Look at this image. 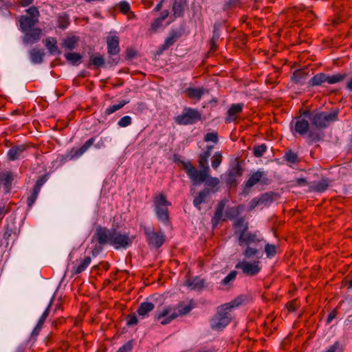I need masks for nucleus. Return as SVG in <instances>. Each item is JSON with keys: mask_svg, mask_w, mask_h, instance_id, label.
I'll return each mask as SVG.
<instances>
[{"mask_svg": "<svg viewBox=\"0 0 352 352\" xmlns=\"http://www.w3.org/2000/svg\"><path fill=\"white\" fill-rule=\"evenodd\" d=\"M234 236L237 238L239 245L245 247L243 255L246 258H254L253 261L243 260L236 263L235 267L241 270L248 276H256L261 270L259 259L262 257L260 250L256 248L264 241L259 231L249 230V222L245 217L239 218L232 223Z\"/></svg>", "mask_w": 352, "mask_h": 352, "instance_id": "1", "label": "nucleus"}, {"mask_svg": "<svg viewBox=\"0 0 352 352\" xmlns=\"http://www.w3.org/2000/svg\"><path fill=\"white\" fill-rule=\"evenodd\" d=\"M212 146H208L206 151L199 154L198 164L199 169H197L190 161H183L178 160L182 165L188 177L194 186H199L204 183L210 187L213 191H218L220 180L216 177L210 175V168L208 164V158L211 155ZM176 162L177 160H175Z\"/></svg>", "mask_w": 352, "mask_h": 352, "instance_id": "2", "label": "nucleus"}, {"mask_svg": "<svg viewBox=\"0 0 352 352\" xmlns=\"http://www.w3.org/2000/svg\"><path fill=\"white\" fill-rule=\"evenodd\" d=\"M228 202L226 199L220 200L215 208L213 217L211 219V224L213 228H215L221 221H226V219H234L236 221L243 210V205H238L237 206L228 207L226 210L225 217H223V210ZM241 217H239L241 218Z\"/></svg>", "mask_w": 352, "mask_h": 352, "instance_id": "3", "label": "nucleus"}, {"mask_svg": "<svg viewBox=\"0 0 352 352\" xmlns=\"http://www.w3.org/2000/svg\"><path fill=\"white\" fill-rule=\"evenodd\" d=\"M155 212L157 219L164 225L170 223L168 206L171 203L167 200L166 195L161 192L156 193L153 197Z\"/></svg>", "mask_w": 352, "mask_h": 352, "instance_id": "4", "label": "nucleus"}, {"mask_svg": "<svg viewBox=\"0 0 352 352\" xmlns=\"http://www.w3.org/2000/svg\"><path fill=\"white\" fill-rule=\"evenodd\" d=\"M303 115L307 116L311 124L318 129H323L327 127L330 123L338 120V111L333 112H315L305 111Z\"/></svg>", "mask_w": 352, "mask_h": 352, "instance_id": "5", "label": "nucleus"}, {"mask_svg": "<svg viewBox=\"0 0 352 352\" xmlns=\"http://www.w3.org/2000/svg\"><path fill=\"white\" fill-rule=\"evenodd\" d=\"M113 229L109 230L106 227L99 226L96 228V232L92 236V241L96 243L91 250L93 256L98 255L102 251L105 245L111 244V234Z\"/></svg>", "mask_w": 352, "mask_h": 352, "instance_id": "6", "label": "nucleus"}, {"mask_svg": "<svg viewBox=\"0 0 352 352\" xmlns=\"http://www.w3.org/2000/svg\"><path fill=\"white\" fill-rule=\"evenodd\" d=\"M232 319V313L221 305L217 307L216 314L210 320V327L213 330L222 331Z\"/></svg>", "mask_w": 352, "mask_h": 352, "instance_id": "7", "label": "nucleus"}, {"mask_svg": "<svg viewBox=\"0 0 352 352\" xmlns=\"http://www.w3.org/2000/svg\"><path fill=\"white\" fill-rule=\"evenodd\" d=\"M347 77L346 73H338L330 76L325 73H318L314 76L309 81V87L320 86L324 82L336 84L343 81Z\"/></svg>", "mask_w": 352, "mask_h": 352, "instance_id": "8", "label": "nucleus"}, {"mask_svg": "<svg viewBox=\"0 0 352 352\" xmlns=\"http://www.w3.org/2000/svg\"><path fill=\"white\" fill-rule=\"evenodd\" d=\"M201 120V113L197 109L185 107L181 115L175 118V121L179 125H189L197 123Z\"/></svg>", "mask_w": 352, "mask_h": 352, "instance_id": "9", "label": "nucleus"}, {"mask_svg": "<svg viewBox=\"0 0 352 352\" xmlns=\"http://www.w3.org/2000/svg\"><path fill=\"white\" fill-rule=\"evenodd\" d=\"M177 318L175 307L171 305H165L158 309L153 316L154 320L162 325L170 324Z\"/></svg>", "mask_w": 352, "mask_h": 352, "instance_id": "10", "label": "nucleus"}, {"mask_svg": "<svg viewBox=\"0 0 352 352\" xmlns=\"http://www.w3.org/2000/svg\"><path fill=\"white\" fill-rule=\"evenodd\" d=\"M144 233L149 246L160 248L165 242V234L161 230L155 232L153 226H144Z\"/></svg>", "mask_w": 352, "mask_h": 352, "instance_id": "11", "label": "nucleus"}, {"mask_svg": "<svg viewBox=\"0 0 352 352\" xmlns=\"http://www.w3.org/2000/svg\"><path fill=\"white\" fill-rule=\"evenodd\" d=\"M111 237V245L116 250L120 248L126 249L132 244L135 238L134 236H129V234L126 233L122 234L116 229H113Z\"/></svg>", "mask_w": 352, "mask_h": 352, "instance_id": "12", "label": "nucleus"}, {"mask_svg": "<svg viewBox=\"0 0 352 352\" xmlns=\"http://www.w3.org/2000/svg\"><path fill=\"white\" fill-rule=\"evenodd\" d=\"M243 173V168L237 162L228 170L225 182L229 187H235L237 185V179L242 176Z\"/></svg>", "mask_w": 352, "mask_h": 352, "instance_id": "13", "label": "nucleus"}, {"mask_svg": "<svg viewBox=\"0 0 352 352\" xmlns=\"http://www.w3.org/2000/svg\"><path fill=\"white\" fill-rule=\"evenodd\" d=\"M184 29H172L165 38L164 43L160 47L159 52L162 53L173 46L184 34Z\"/></svg>", "mask_w": 352, "mask_h": 352, "instance_id": "14", "label": "nucleus"}, {"mask_svg": "<svg viewBox=\"0 0 352 352\" xmlns=\"http://www.w3.org/2000/svg\"><path fill=\"white\" fill-rule=\"evenodd\" d=\"M30 148L27 143L14 144L7 152V159L10 162L19 160L23 157V153Z\"/></svg>", "mask_w": 352, "mask_h": 352, "instance_id": "15", "label": "nucleus"}, {"mask_svg": "<svg viewBox=\"0 0 352 352\" xmlns=\"http://www.w3.org/2000/svg\"><path fill=\"white\" fill-rule=\"evenodd\" d=\"M24 35L22 38L23 43L25 45H33L38 43L43 35L41 28L35 27L23 32Z\"/></svg>", "mask_w": 352, "mask_h": 352, "instance_id": "16", "label": "nucleus"}, {"mask_svg": "<svg viewBox=\"0 0 352 352\" xmlns=\"http://www.w3.org/2000/svg\"><path fill=\"white\" fill-rule=\"evenodd\" d=\"M14 179V175L10 170H3L0 172V190L5 193L10 192L12 184Z\"/></svg>", "mask_w": 352, "mask_h": 352, "instance_id": "17", "label": "nucleus"}, {"mask_svg": "<svg viewBox=\"0 0 352 352\" xmlns=\"http://www.w3.org/2000/svg\"><path fill=\"white\" fill-rule=\"evenodd\" d=\"M243 103L231 104L226 113V117L225 118L226 122L230 123L236 122L238 120L239 115L243 112Z\"/></svg>", "mask_w": 352, "mask_h": 352, "instance_id": "18", "label": "nucleus"}, {"mask_svg": "<svg viewBox=\"0 0 352 352\" xmlns=\"http://www.w3.org/2000/svg\"><path fill=\"white\" fill-rule=\"evenodd\" d=\"M95 142L94 138H91L79 148H73L66 155V158L72 160L73 159L78 158L80 157L84 153H85L88 148L93 145Z\"/></svg>", "mask_w": 352, "mask_h": 352, "instance_id": "19", "label": "nucleus"}, {"mask_svg": "<svg viewBox=\"0 0 352 352\" xmlns=\"http://www.w3.org/2000/svg\"><path fill=\"white\" fill-rule=\"evenodd\" d=\"M265 175V172L261 170H257L252 173L245 184V189H250L258 183L265 184V180H267L264 177Z\"/></svg>", "mask_w": 352, "mask_h": 352, "instance_id": "20", "label": "nucleus"}, {"mask_svg": "<svg viewBox=\"0 0 352 352\" xmlns=\"http://www.w3.org/2000/svg\"><path fill=\"white\" fill-rule=\"evenodd\" d=\"M38 19L29 17L27 15H21L19 18V28L22 32L31 30L38 23Z\"/></svg>", "mask_w": 352, "mask_h": 352, "instance_id": "21", "label": "nucleus"}, {"mask_svg": "<svg viewBox=\"0 0 352 352\" xmlns=\"http://www.w3.org/2000/svg\"><path fill=\"white\" fill-rule=\"evenodd\" d=\"M220 27H221L220 23H214V25L213 26L212 36L209 42V45H210V49L208 51L209 53H214L219 49V45L217 44V42L221 36Z\"/></svg>", "mask_w": 352, "mask_h": 352, "instance_id": "22", "label": "nucleus"}, {"mask_svg": "<svg viewBox=\"0 0 352 352\" xmlns=\"http://www.w3.org/2000/svg\"><path fill=\"white\" fill-rule=\"evenodd\" d=\"M119 38L117 36H109L107 38V52L109 56L118 55L120 51Z\"/></svg>", "mask_w": 352, "mask_h": 352, "instance_id": "23", "label": "nucleus"}, {"mask_svg": "<svg viewBox=\"0 0 352 352\" xmlns=\"http://www.w3.org/2000/svg\"><path fill=\"white\" fill-rule=\"evenodd\" d=\"M330 182L328 178H322L318 182H314L309 186V191L318 193L323 192L330 186Z\"/></svg>", "mask_w": 352, "mask_h": 352, "instance_id": "24", "label": "nucleus"}, {"mask_svg": "<svg viewBox=\"0 0 352 352\" xmlns=\"http://www.w3.org/2000/svg\"><path fill=\"white\" fill-rule=\"evenodd\" d=\"M210 192H215L216 191H213L210 187L206 186V188L197 192L193 199V205L198 210H201V204L206 201V198Z\"/></svg>", "mask_w": 352, "mask_h": 352, "instance_id": "25", "label": "nucleus"}, {"mask_svg": "<svg viewBox=\"0 0 352 352\" xmlns=\"http://www.w3.org/2000/svg\"><path fill=\"white\" fill-rule=\"evenodd\" d=\"M91 258L90 256H85L81 259H77L76 264L72 268V274L77 275L84 272L91 263Z\"/></svg>", "mask_w": 352, "mask_h": 352, "instance_id": "26", "label": "nucleus"}, {"mask_svg": "<svg viewBox=\"0 0 352 352\" xmlns=\"http://www.w3.org/2000/svg\"><path fill=\"white\" fill-rule=\"evenodd\" d=\"M187 6V0H174L172 10L175 18L182 17Z\"/></svg>", "mask_w": 352, "mask_h": 352, "instance_id": "27", "label": "nucleus"}, {"mask_svg": "<svg viewBox=\"0 0 352 352\" xmlns=\"http://www.w3.org/2000/svg\"><path fill=\"white\" fill-rule=\"evenodd\" d=\"M309 129V123L305 118L299 117L296 119L294 124L295 131L300 135H305L307 133Z\"/></svg>", "mask_w": 352, "mask_h": 352, "instance_id": "28", "label": "nucleus"}, {"mask_svg": "<svg viewBox=\"0 0 352 352\" xmlns=\"http://www.w3.org/2000/svg\"><path fill=\"white\" fill-rule=\"evenodd\" d=\"M155 308V305L151 302H143L140 303L138 309H137L138 315L142 318H146L149 316V313Z\"/></svg>", "mask_w": 352, "mask_h": 352, "instance_id": "29", "label": "nucleus"}, {"mask_svg": "<svg viewBox=\"0 0 352 352\" xmlns=\"http://www.w3.org/2000/svg\"><path fill=\"white\" fill-rule=\"evenodd\" d=\"M44 44L45 47L47 49L50 54L52 55H59L61 54V51L58 49L57 45V40L54 37H47L45 41Z\"/></svg>", "mask_w": 352, "mask_h": 352, "instance_id": "30", "label": "nucleus"}, {"mask_svg": "<svg viewBox=\"0 0 352 352\" xmlns=\"http://www.w3.org/2000/svg\"><path fill=\"white\" fill-rule=\"evenodd\" d=\"M184 93L188 98L199 100L205 93L203 87H188L185 89Z\"/></svg>", "mask_w": 352, "mask_h": 352, "instance_id": "31", "label": "nucleus"}, {"mask_svg": "<svg viewBox=\"0 0 352 352\" xmlns=\"http://www.w3.org/2000/svg\"><path fill=\"white\" fill-rule=\"evenodd\" d=\"M30 60L34 64H41L43 61L45 52L43 50L34 47L29 52Z\"/></svg>", "mask_w": 352, "mask_h": 352, "instance_id": "32", "label": "nucleus"}, {"mask_svg": "<svg viewBox=\"0 0 352 352\" xmlns=\"http://www.w3.org/2000/svg\"><path fill=\"white\" fill-rule=\"evenodd\" d=\"M186 285L192 289H201L205 286V280L196 276L186 280Z\"/></svg>", "mask_w": 352, "mask_h": 352, "instance_id": "33", "label": "nucleus"}, {"mask_svg": "<svg viewBox=\"0 0 352 352\" xmlns=\"http://www.w3.org/2000/svg\"><path fill=\"white\" fill-rule=\"evenodd\" d=\"M307 133V142L309 144H313L314 143L320 142L324 137V133L322 132L316 130L309 131Z\"/></svg>", "mask_w": 352, "mask_h": 352, "instance_id": "34", "label": "nucleus"}, {"mask_svg": "<svg viewBox=\"0 0 352 352\" xmlns=\"http://www.w3.org/2000/svg\"><path fill=\"white\" fill-rule=\"evenodd\" d=\"M307 74L304 69H296L293 72L291 79L296 84H302Z\"/></svg>", "mask_w": 352, "mask_h": 352, "instance_id": "35", "label": "nucleus"}, {"mask_svg": "<svg viewBox=\"0 0 352 352\" xmlns=\"http://www.w3.org/2000/svg\"><path fill=\"white\" fill-rule=\"evenodd\" d=\"M283 159L290 166L292 164H297L299 162V157L296 153L289 150L284 154Z\"/></svg>", "mask_w": 352, "mask_h": 352, "instance_id": "36", "label": "nucleus"}, {"mask_svg": "<svg viewBox=\"0 0 352 352\" xmlns=\"http://www.w3.org/2000/svg\"><path fill=\"white\" fill-rule=\"evenodd\" d=\"M193 309V306L189 303L186 304L184 302L182 301L179 302L177 307H175V310L177 309V311H176V314L178 316H185L187 314H188L192 309Z\"/></svg>", "mask_w": 352, "mask_h": 352, "instance_id": "37", "label": "nucleus"}, {"mask_svg": "<svg viewBox=\"0 0 352 352\" xmlns=\"http://www.w3.org/2000/svg\"><path fill=\"white\" fill-rule=\"evenodd\" d=\"M245 300V296L241 295L237 296L235 299L230 302L225 303L223 305L232 313L233 309L236 308L241 305Z\"/></svg>", "mask_w": 352, "mask_h": 352, "instance_id": "38", "label": "nucleus"}, {"mask_svg": "<svg viewBox=\"0 0 352 352\" xmlns=\"http://www.w3.org/2000/svg\"><path fill=\"white\" fill-rule=\"evenodd\" d=\"M78 40V38L75 36L67 37L63 41L62 46L65 50H72L76 48Z\"/></svg>", "mask_w": 352, "mask_h": 352, "instance_id": "39", "label": "nucleus"}, {"mask_svg": "<svg viewBox=\"0 0 352 352\" xmlns=\"http://www.w3.org/2000/svg\"><path fill=\"white\" fill-rule=\"evenodd\" d=\"M237 272L231 271L221 281V284L224 286L226 289H229L232 286V282L236 279Z\"/></svg>", "mask_w": 352, "mask_h": 352, "instance_id": "40", "label": "nucleus"}, {"mask_svg": "<svg viewBox=\"0 0 352 352\" xmlns=\"http://www.w3.org/2000/svg\"><path fill=\"white\" fill-rule=\"evenodd\" d=\"M104 57L102 55L92 54L90 56L89 67L90 65H94L96 67L99 68L100 67L104 66Z\"/></svg>", "mask_w": 352, "mask_h": 352, "instance_id": "41", "label": "nucleus"}, {"mask_svg": "<svg viewBox=\"0 0 352 352\" xmlns=\"http://www.w3.org/2000/svg\"><path fill=\"white\" fill-rule=\"evenodd\" d=\"M65 57L67 60L72 65L80 63L82 59V56L80 54L76 52L65 53Z\"/></svg>", "mask_w": 352, "mask_h": 352, "instance_id": "42", "label": "nucleus"}, {"mask_svg": "<svg viewBox=\"0 0 352 352\" xmlns=\"http://www.w3.org/2000/svg\"><path fill=\"white\" fill-rule=\"evenodd\" d=\"M50 307H51V303H50L48 305L47 307L43 311V314L41 315V318H39V320L36 325V330L41 331V329H42L43 325L46 318L49 316L50 311Z\"/></svg>", "mask_w": 352, "mask_h": 352, "instance_id": "43", "label": "nucleus"}, {"mask_svg": "<svg viewBox=\"0 0 352 352\" xmlns=\"http://www.w3.org/2000/svg\"><path fill=\"white\" fill-rule=\"evenodd\" d=\"M57 22H58V26L60 29H62V30L66 29L69 24V16L65 13L60 14L58 16Z\"/></svg>", "mask_w": 352, "mask_h": 352, "instance_id": "44", "label": "nucleus"}, {"mask_svg": "<svg viewBox=\"0 0 352 352\" xmlns=\"http://www.w3.org/2000/svg\"><path fill=\"white\" fill-rule=\"evenodd\" d=\"M223 159L222 154L220 151L216 152L211 159V165L214 170H217L220 164H221Z\"/></svg>", "mask_w": 352, "mask_h": 352, "instance_id": "45", "label": "nucleus"}, {"mask_svg": "<svg viewBox=\"0 0 352 352\" xmlns=\"http://www.w3.org/2000/svg\"><path fill=\"white\" fill-rule=\"evenodd\" d=\"M128 102H129L128 100H122L120 101L118 104L109 107L105 110V114L106 115H110V114L116 112V111H118V110L120 109L121 108H122Z\"/></svg>", "mask_w": 352, "mask_h": 352, "instance_id": "46", "label": "nucleus"}, {"mask_svg": "<svg viewBox=\"0 0 352 352\" xmlns=\"http://www.w3.org/2000/svg\"><path fill=\"white\" fill-rule=\"evenodd\" d=\"M241 6V0H228L223 5V9L224 10H232Z\"/></svg>", "mask_w": 352, "mask_h": 352, "instance_id": "47", "label": "nucleus"}, {"mask_svg": "<svg viewBox=\"0 0 352 352\" xmlns=\"http://www.w3.org/2000/svg\"><path fill=\"white\" fill-rule=\"evenodd\" d=\"M265 252L267 258H272L277 253V246L274 244L267 243L265 246Z\"/></svg>", "mask_w": 352, "mask_h": 352, "instance_id": "48", "label": "nucleus"}, {"mask_svg": "<svg viewBox=\"0 0 352 352\" xmlns=\"http://www.w3.org/2000/svg\"><path fill=\"white\" fill-rule=\"evenodd\" d=\"M163 21L164 20L161 19L160 17L154 19L151 23L149 32L151 34L155 33L159 30V28L162 26Z\"/></svg>", "mask_w": 352, "mask_h": 352, "instance_id": "49", "label": "nucleus"}, {"mask_svg": "<svg viewBox=\"0 0 352 352\" xmlns=\"http://www.w3.org/2000/svg\"><path fill=\"white\" fill-rule=\"evenodd\" d=\"M39 192L40 191H38V190L32 188L30 195L27 197V205L29 208H30L35 203Z\"/></svg>", "mask_w": 352, "mask_h": 352, "instance_id": "50", "label": "nucleus"}, {"mask_svg": "<svg viewBox=\"0 0 352 352\" xmlns=\"http://www.w3.org/2000/svg\"><path fill=\"white\" fill-rule=\"evenodd\" d=\"M257 198L259 202V205L261 206H267L273 201L272 196L268 193L263 194Z\"/></svg>", "mask_w": 352, "mask_h": 352, "instance_id": "51", "label": "nucleus"}, {"mask_svg": "<svg viewBox=\"0 0 352 352\" xmlns=\"http://www.w3.org/2000/svg\"><path fill=\"white\" fill-rule=\"evenodd\" d=\"M286 309L289 312H294L300 307V303L298 299H294L291 301H289L285 305Z\"/></svg>", "mask_w": 352, "mask_h": 352, "instance_id": "52", "label": "nucleus"}, {"mask_svg": "<svg viewBox=\"0 0 352 352\" xmlns=\"http://www.w3.org/2000/svg\"><path fill=\"white\" fill-rule=\"evenodd\" d=\"M267 151V146L265 144H262L258 146L254 147L253 153L254 155L256 157H261L264 153Z\"/></svg>", "mask_w": 352, "mask_h": 352, "instance_id": "53", "label": "nucleus"}, {"mask_svg": "<svg viewBox=\"0 0 352 352\" xmlns=\"http://www.w3.org/2000/svg\"><path fill=\"white\" fill-rule=\"evenodd\" d=\"M118 8L120 12L123 14L129 13L131 10L130 4L126 1H120L118 4Z\"/></svg>", "mask_w": 352, "mask_h": 352, "instance_id": "54", "label": "nucleus"}, {"mask_svg": "<svg viewBox=\"0 0 352 352\" xmlns=\"http://www.w3.org/2000/svg\"><path fill=\"white\" fill-rule=\"evenodd\" d=\"M26 12L29 14V17H33V19H37L39 16V11L37 7L32 6L27 9Z\"/></svg>", "mask_w": 352, "mask_h": 352, "instance_id": "55", "label": "nucleus"}, {"mask_svg": "<svg viewBox=\"0 0 352 352\" xmlns=\"http://www.w3.org/2000/svg\"><path fill=\"white\" fill-rule=\"evenodd\" d=\"M205 142H212L217 143L218 142V134L217 132L207 133L204 136Z\"/></svg>", "mask_w": 352, "mask_h": 352, "instance_id": "56", "label": "nucleus"}, {"mask_svg": "<svg viewBox=\"0 0 352 352\" xmlns=\"http://www.w3.org/2000/svg\"><path fill=\"white\" fill-rule=\"evenodd\" d=\"M132 122L131 118L129 116L122 117L118 122L120 127H126Z\"/></svg>", "mask_w": 352, "mask_h": 352, "instance_id": "57", "label": "nucleus"}, {"mask_svg": "<svg viewBox=\"0 0 352 352\" xmlns=\"http://www.w3.org/2000/svg\"><path fill=\"white\" fill-rule=\"evenodd\" d=\"M138 323V320L135 314H129L126 316V325L133 326Z\"/></svg>", "mask_w": 352, "mask_h": 352, "instance_id": "58", "label": "nucleus"}, {"mask_svg": "<svg viewBox=\"0 0 352 352\" xmlns=\"http://www.w3.org/2000/svg\"><path fill=\"white\" fill-rule=\"evenodd\" d=\"M47 179V175L40 177L36 180L35 184L33 186V188L40 191L41 186L46 182Z\"/></svg>", "mask_w": 352, "mask_h": 352, "instance_id": "59", "label": "nucleus"}, {"mask_svg": "<svg viewBox=\"0 0 352 352\" xmlns=\"http://www.w3.org/2000/svg\"><path fill=\"white\" fill-rule=\"evenodd\" d=\"M11 210V208L10 206H6L3 205L2 206H0V222L4 217L6 214H7L8 212H10Z\"/></svg>", "mask_w": 352, "mask_h": 352, "instance_id": "60", "label": "nucleus"}, {"mask_svg": "<svg viewBox=\"0 0 352 352\" xmlns=\"http://www.w3.org/2000/svg\"><path fill=\"white\" fill-rule=\"evenodd\" d=\"M132 350V344L131 342H127L124 344H123L116 352H129Z\"/></svg>", "mask_w": 352, "mask_h": 352, "instance_id": "61", "label": "nucleus"}, {"mask_svg": "<svg viewBox=\"0 0 352 352\" xmlns=\"http://www.w3.org/2000/svg\"><path fill=\"white\" fill-rule=\"evenodd\" d=\"M137 54V52L132 48H127L126 50V56L127 58L131 59L134 58Z\"/></svg>", "mask_w": 352, "mask_h": 352, "instance_id": "62", "label": "nucleus"}, {"mask_svg": "<svg viewBox=\"0 0 352 352\" xmlns=\"http://www.w3.org/2000/svg\"><path fill=\"white\" fill-rule=\"evenodd\" d=\"M294 185L298 186H307L308 182L305 178H298L294 181Z\"/></svg>", "mask_w": 352, "mask_h": 352, "instance_id": "63", "label": "nucleus"}, {"mask_svg": "<svg viewBox=\"0 0 352 352\" xmlns=\"http://www.w3.org/2000/svg\"><path fill=\"white\" fill-rule=\"evenodd\" d=\"M258 206H260L258 198L254 197L250 202V210L254 209Z\"/></svg>", "mask_w": 352, "mask_h": 352, "instance_id": "64", "label": "nucleus"}]
</instances>
